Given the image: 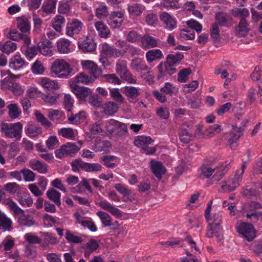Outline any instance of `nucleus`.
I'll use <instances>...</instances> for the list:
<instances>
[{"mask_svg": "<svg viewBox=\"0 0 262 262\" xmlns=\"http://www.w3.org/2000/svg\"><path fill=\"white\" fill-rule=\"evenodd\" d=\"M23 124L19 122L8 123L2 122L0 125L1 132L5 137L11 139H15L19 141L22 137Z\"/></svg>", "mask_w": 262, "mask_h": 262, "instance_id": "1", "label": "nucleus"}, {"mask_svg": "<svg viewBox=\"0 0 262 262\" xmlns=\"http://www.w3.org/2000/svg\"><path fill=\"white\" fill-rule=\"evenodd\" d=\"M51 70L57 77L67 78L70 76L73 70L70 64L64 59H56L52 64Z\"/></svg>", "mask_w": 262, "mask_h": 262, "instance_id": "2", "label": "nucleus"}, {"mask_svg": "<svg viewBox=\"0 0 262 262\" xmlns=\"http://www.w3.org/2000/svg\"><path fill=\"white\" fill-rule=\"evenodd\" d=\"M81 146L80 142L67 143L62 145L59 149L55 151V156L60 159L68 156L72 157L79 150Z\"/></svg>", "mask_w": 262, "mask_h": 262, "instance_id": "3", "label": "nucleus"}, {"mask_svg": "<svg viewBox=\"0 0 262 262\" xmlns=\"http://www.w3.org/2000/svg\"><path fill=\"white\" fill-rule=\"evenodd\" d=\"M208 226L206 230V236L208 238L212 237V232L213 230L217 232L222 230L221 224L222 222V214L220 212H216L213 214L212 219L209 218Z\"/></svg>", "mask_w": 262, "mask_h": 262, "instance_id": "4", "label": "nucleus"}, {"mask_svg": "<svg viewBox=\"0 0 262 262\" xmlns=\"http://www.w3.org/2000/svg\"><path fill=\"white\" fill-rule=\"evenodd\" d=\"M158 73V79L167 80L171 75L177 72V69L167 61L161 62L157 67Z\"/></svg>", "mask_w": 262, "mask_h": 262, "instance_id": "5", "label": "nucleus"}, {"mask_svg": "<svg viewBox=\"0 0 262 262\" xmlns=\"http://www.w3.org/2000/svg\"><path fill=\"white\" fill-rule=\"evenodd\" d=\"M84 27L83 24L79 20L74 18L67 24L66 34L69 37H73L79 34Z\"/></svg>", "mask_w": 262, "mask_h": 262, "instance_id": "6", "label": "nucleus"}, {"mask_svg": "<svg viewBox=\"0 0 262 262\" xmlns=\"http://www.w3.org/2000/svg\"><path fill=\"white\" fill-rule=\"evenodd\" d=\"M237 231L248 242L252 241L256 236L253 226L250 223H242L237 227Z\"/></svg>", "mask_w": 262, "mask_h": 262, "instance_id": "7", "label": "nucleus"}, {"mask_svg": "<svg viewBox=\"0 0 262 262\" xmlns=\"http://www.w3.org/2000/svg\"><path fill=\"white\" fill-rule=\"evenodd\" d=\"M83 69L88 71L91 76L97 79L102 76V70L99 68L97 64L93 61L86 60L81 61Z\"/></svg>", "mask_w": 262, "mask_h": 262, "instance_id": "8", "label": "nucleus"}, {"mask_svg": "<svg viewBox=\"0 0 262 262\" xmlns=\"http://www.w3.org/2000/svg\"><path fill=\"white\" fill-rule=\"evenodd\" d=\"M124 14L121 11L112 12L107 17V23L112 29L120 28L123 21Z\"/></svg>", "mask_w": 262, "mask_h": 262, "instance_id": "9", "label": "nucleus"}, {"mask_svg": "<svg viewBox=\"0 0 262 262\" xmlns=\"http://www.w3.org/2000/svg\"><path fill=\"white\" fill-rule=\"evenodd\" d=\"M127 6L129 15L133 18L140 16L146 9L143 4L135 2L128 4Z\"/></svg>", "mask_w": 262, "mask_h": 262, "instance_id": "10", "label": "nucleus"}, {"mask_svg": "<svg viewBox=\"0 0 262 262\" xmlns=\"http://www.w3.org/2000/svg\"><path fill=\"white\" fill-rule=\"evenodd\" d=\"M78 45L79 48L84 53H90L95 51L97 46L94 39L90 37L80 39Z\"/></svg>", "mask_w": 262, "mask_h": 262, "instance_id": "11", "label": "nucleus"}, {"mask_svg": "<svg viewBox=\"0 0 262 262\" xmlns=\"http://www.w3.org/2000/svg\"><path fill=\"white\" fill-rule=\"evenodd\" d=\"M71 88L72 92L80 101H85L86 98L92 94L90 89L84 86H80L76 84L72 85Z\"/></svg>", "mask_w": 262, "mask_h": 262, "instance_id": "12", "label": "nucleus"}, {"mask_svg": "<svg viewBox=\"0 0 262 262\" xmlns=\"http://www.w3.org/2000/svg\"><path fill=\"white\" fill-rule=\"evenodd\" d=\"M109 123L115 127V137L120 138L128 134L127 124L113 119L109 120Z\"/></svg>", "mask_w": 262, "mask_h": 262, "instance_id": "13", "label": "nucleus"}, {"mask_svg": "<svg viewBox=\"0 0 262 262\" xmlns=\"http://www.w3.org/2000/svg\"><path fill=\"white\" fill-rule=\"evenodd\" d=\"M9 65L11 69L18 70L26 67L28 63L19 54H16L10 59Z\"/></svg>", "mask_w": 262, "mask_h": 262, "instance_id": "14", "label": "nucleus"}, {"mask_svg": "<svg viewBox=\"0 0 262 262\" xmlns=\"http://www.w3.org/2000/svg\"><path fill=\"white\" fill-rule=\"evenodd\" d=\"M159 41V38L146 34L142 36L140 46L143 49L156 48L158 46Z\"/></svg>", "mask_w": 262, "mask_h": 262, "instance_id": "15", "label": "nucleus"}, {"mask_svg": "<svg viewBox=\"0 0 262 262\" xmlns=\"http://www.w3.org/2000/svg\"><path fill=\"white\" fill-rule=\"evenodd\" d=\"M262 208V205L257 202H252L249 206V210L246 214V217L255 222L257 221L258 217L261 216V213L257 211L256 209Z\"/></svg>", "mask_w": 262, "mask_h": 262, "instance_id": "16", "label": "nucleus"}, {"mask_svg": "<svg viewBox=\"0 0 262 262\" xmlns=\"http://www.w3.org/2000/svg\"><path fill=\"white\" fill-rule=\"evenodd\" d=\"M98 205L103 209L108 211L113 215L117 217H121L122 215V212L121 210L115 207L106 200L103 199V198H101V200L98 203Z\"/></svg>", "mask_w": 262, "mask_h": 262, "instance_id": "17", "label": "nucleus"}, {"mask_svg": "<svg viewBox=\"0 0 262 262\" xmlns=\"http://www.w3.org/2000/svg\"><path fill=\"white\" fill-rule=\"evenodd\" d=\"M160 19L167 30L171 31L177 27L176 20L167 12H162L160 15Z\"/></svg>", "mask_w": 262, "mask_h": 262, "instance_id": "18", "label": "nucleus"}, {"mask_svg": "<svg viewBox=\"0 0 262 262\" xmlns=\"http://www.w3.org/2000/svg\"><path fill=\"white\" fill-rule=\"evenodd\" d=\"M38 52L44 56H51L53 55L52 42L47 39L40 41L37 45Z\"/></svg>", "mask_w": 262, "mask_h": 262, "instance_id": "19", "label": "nucleus"}, {"mask_svg": "<svg viewBox=\"0 0 262 262\" xmlns=\"http://www.w3.org/2000/svg\"><path fill=\"white\" fill-rule=\"evenodd\" d=\"M250 30V25L246 19L241 18L237 26L235 29V31L237 36L244 37L248 35Z\"/></svg>", "mask_w": 262, "mask_h": 262, "instance_id": "20", "label": "nucleus"}, {"mask_svg": "<svg viewBox=\"0 0 262 262\" xmlns=\"http://www.w3.org/2000/svg\"><path fill=\"white\" fill-rule=\"evenodd\" d=\"M22 51L27 58L30 60L37 54L38 48L35 45H31V39L30 38L29 43H24Z\"/></svg>", "mask_w": 262, "mask_h": 262, "instance_id": "21", "label": "nucleus"}, {"mask_svg": "<svg viewBox=\"0 0 262 262\" xmlns=\"http://www.w3.org/2000/svg\"><path fill=\"white\" fill-rule=\"evenodd\" d=\"M7 37L9 39L16 41L22 40L24 43H29L30 41V37L28 34L19 33L16 29H10L7 34Z\"/></svg>", "mask_w": 262, "mask_h": 262, "instance_id": "22", "label": "nucleus"}, {"mask_svg": "<svg viewBox=\"0 0 262 262\" xmlns=\"http://www.w3.org/2000/svg\"><path fill=\"white\" fill-rule=\"evenodd\" d=\"M56 0H45L42 6L41 9L38 11V12L45 16L43 13L46 14H51L54 13L55 11Z\"/></svg>", "mask_w": 262, "mask_h": 262, "instance_id": "23", "label": "nucleus"}, {"mask_svg": "<svg viewBox=\"0 0 262 262\" xmlns=\"http://www.w3.org/2000/svg\"><path fill=\"white\" fill-rule=\"evenodd\" d=\"M16 25L18 29L24 34L29 33L31 29L29 19L24 16L16 18Z\"/></svg>", "mask_w": 262, "mask_h": 262, "instance_id": "24", "label": "nucleus"}, {"mask_svg": "<svg viewBox=\"0 0 262 262\" xmlns=\"http://www.w3.org/2000/svg\"><path fill=\"white\" fill-rule=\"evenodd\" d=\"M150 167L152 172L158 179H161L162 176L166 172V168L163 166L162 163L159 161L151 160Z\"/></svg>", "mask_w": 262, "mask_h": 262, "instance_id": "25", "label": "nucleus"}, {"mask_svg": "<svg viewBox=\"0 0 262 262\" xmlns=\"http://www.w3.org/2000/svg\"><path fill=\"white\" fill-rule=\"evenodd\" d=\"M183 58L184 55L182 53L172 52L166 56V61L176 68Z\"/></svg>", "mask_w": 262, "mask_h": 262, "instance_id": "26", "label": "nucleus"}, {"mask_svg": "<svg viewBox=\"0 0 262 262\" xmlns=\"http://www.w3.org/2000/svg\"><path fill=\"white\" fill-rule=\"evenodd\" d=\"M29 164L30 168L39 173H46L48 171V165L45 162L32 159L29 161Z\"/></svg>", "mask_w": 262, "mask_h": 262, "instance_id": "27", "label": "nucleus"}, {"mask_svg": "<svg viewBox=\"0 0 262 262\" xmlns=\"http://www.w3.org/2000/svg\"><path fill=\"white\" fill-rule=\"evenodd\" d=\"M46 195L48 198L52 202H53L57 207H60L61 202V193L58 191L52 188L48 190L46 192Z\"/></svg>", "mask_w": 262, "mask_h": 262, "instance_id": "28", "label": "nucleus"}, {"mask_svg": "<svg viewBox=\"0 0 262 262\" xmlns=\"http://www.w3.org/2000/svg\"><path fill=\"white\" fill-rule=\"evenodd\" d=\"M124 93L128 98L129 101L133 103L137 102V98L140 94L139 89L132 86H125L124 90Z\"/></svg>", "mask_w": 262, "mask_h": 262, "instance_id": "29", "label": "nucleus"}, {"mask_svg": "<svg viewBox=\"0 0 262 262\" xmlns=\"http://www.w3.org/2000/svg\"><path fill=\"white\" fill-rule=\"evenodd\" d=\"M12 221L4 212L0 213V229L4 231H11L12 227Z\"/></svg>", "mask_w": 262, "mask_h": 262, "instance_id": "30", "label": "nucleus"}, {"mask_svg": "<svg viewBox=\"0 0 262 262\" xmlns=\"http://www.w3.org/2000/svg\"><path fill=\"white\" fill-rule=\"evenodd\" d=\"M71 41L68 39L61 38L57 41V51L61 54H67L70 52Z\"/></svg>", "mask_w": 262, "mask_h": 262, "instance_id": "31", "label": "nucleus"}, {"mask_svg": "<svg viewBox=\"0 0 262 262\" xmlns=\"http://www.w3.org/2000/svg\"><path fill=\"white\" fill-rule=\"evenodd\" d=\"M130 67L137 72L147 71L148 69V67L146 65L145 61L140 58H136L132 60Z\"/></svg>", "mask_w": 262, "mask_h": 262, "instance_id": "32", "label": "nucleus"}, {"mask_svg": "<svg viewBox=\"0 0 262 262\" xmlns=\"http://www.w3.org/2000/svg\"><path fill=\"white\" fill-rule=\"evenodd\" d=\"M145 57L149 63L161 59L163 57L162 51L160 49H152L146 53Z\"/></svg>", "mask_w": 262, "mask_h": 262, "instance_id": "33", "label": "nucleus"}, {"mask_svg": "<svg viewBox=\"0 0 262 262\" xmlns=\"http://www.w3.org/2000/svg\"><path fill=\"white\" fill-rule=\"evenodd\" d=\"M94 25L98 32L99 36L105 38L108 37L110 31L103 22L102 21H97L95 23Z\"/></svg>", "mask_w": 262, "mask_h": 262, "instance_id": "34", "label": "nucleus"}, {"mask_svg": "<svg viewBox=\"0 0 262 262\" xmlns=\"http://www.w3.org/2000/svg\"><path fill=\"white\" fill-rule=\"evenodd\" d=\"M111 147V143L109 141L96 139L94 144L92 146V149L96 152H100L102 150H106Z\"/></svg>", "mask_w": 262, "mask_h": 262, "instance_id": "35", "label": "nucleus"}, {"mask_svg": "<svg viewBox=\"0 0 262 262\" xmlns=\"http://www.w3.org/2000/svg\"><path fill=\"white\" fill-rule=\"evenodd\" d=\"M180 140L184 143H188L192 139V133L188 128L181 127L179 130Z\"/></svg>", "mask_w": 262, "mask_h": 262, "instance_id": "36", "label": "nucleus"}, {"mask_svg": "<svg viewBox=\"0 0 262 262\" xmlns=\"http://www.w3.org/2000/svg\"><path fill=\"white\" fill-rule=\"evenodd\" d=\"M65 23L66 19L63 16L56 15L52 19V26L57 32L60 33Z\"/></svg>", "mask_w": 262, "mask_h": 262, "instance_id": "37", "label": "nucleus"}, {"mask_svg": "<svg viewBox=\"0 0 262 262\" xmlns=\"http://www.w3.org/2000/svg\"><path fill=\"white\" fill-rule=\"evenodd\" d=\"M154 140L149 136H137L134 141V144L136 146L141 149L151 144Z\"/></svg>", "mask_w": 262, "mask_h": 262, "instance_id": "38", "label": "nucleus"}, {"mask_svg": "<svg viewBox=\"0 0 262 262\" xmlns=\"http://www.w3.org/2000/svg\"><path fill=\"white\" fill-rule=\"evenodd\" d=\"M40 84L49 91L57 90L59 88V83L55 80L48 78H43L40 80Z\"/></svg>", "mask_w": 262, "mask_h": 262, "instance_id": "39", "label": "nucleus"}, {"mask_svg": "<svg viewBox=\"0 0 262 262\" xmlns=\"http://www.w3.org/2000/svg\"><path fill=\"white\" fill-rule=\"evenodd\" d=\"M96 79L92 76L85 74L83 73L79 74L74 78V82L76 83L89 84L94 82Z\"/></svg>", "mask_w": 262, "mask_h": 262, "instance_id": "40", "label": "nucleus"}, {"mask_svg": "<svg viewBox=\"0 0 262 262\" xmlns=\"http://www.w3.org/2000/svg\"><path fill=\"white\" fill-rule=\"evenodd\" d=\"M16 49V43L10 40L7 41L0 46V50L2 52L8 55L15 51Z\"/></svg>", "mask_w": 262, "mask_h": 262, "instance_id": "41", "label": "nucleus"}, {"mask_svg": "<svg viewBox=\"0 0 262 262\" xmlns=\"http://www.w3.org/2000/svg\"><path fill=\"white\" fill-rule=\"evenodd\" d=\"M25 133L29 137L34 138L42 133V128L40 127L29 124L26 127Z\"/></svg>", "mask_w": 262, "mask_h": 262, "instance_id": "42", "label": "nucleus"}, {"mask_svg": "<svg viewBox=\"0 0 262 262\" xmlns=\"http://www.w3.org/2000/svg\"><path fill=\"white\" fill-rule=\"evenodd\" d=\"M17 222L20 225L26 227H31L35 223V221L31 215L25 214H22L20 216H18Z\"/></svg>", "mask_w": 262, "mask_h": 262, "instance_id": "43", "label": "nucleus"}, {"mask_svg": "<svg viewBox=\"0 0 262 262\" xmlns=\"http://www.w3.org/2000/svg\"><path fill=\"white\" fill-rule=\"evenodd\" d=\"M161 92L172 96L176 95L178 91V88L175 85L170 82H166L164 86L161 88Z\"/></svg>", "mask_w": 262, "mask_h": 262, "instance_id": "44", "label": "nucleus"}, {"mask_svg": "<svg viewBox=\"0 0 262 262\" xmlns=\"http://www.w3.org/2000/svg\"><path fill=\"white\" fill-rule=\"evenodd\" d=\"M103 108V112L105 114L108 116H112L117 112L118 106L114 102L110 101L105 103Z\"/></svg>", "mask_w": 262, "mask_h": 262, "instance_id": "45", "label": "nucleus"}, {"mask_svg": "<svg viewBox=\"0 0 262 262\" xmlns=\"http://www.w3.org/2000/svg\"><path fill=\"white\" fill-rule=\"evenodd\" d=\"M96 214L101 220L103 227H105L111 226L112 218L108 213L102 211H99L96 212Z\"/></svg>", "mask_w": 262, "mask_h": 262, "instance_id": "46", "label": "nucleus"}, {"mask_svg": "<svg viewBox=\"0 0 262 262\" xmlns=\"http://www.w3.org/2000/svg\"><path fill=\"white\" fill-rule=\"evenodd\" d=\"M65 238L69 243L73 244H80L83 241V239L81 237L74 235L69 229L66 230Z\"/></svg>", "mask_w": 262, "mask_h": 262, "instance_id": "47", "label": "nucleus"}, {"mask_svg": "<svg viewBox=\"0 0 262 262\" xmlns=\"http://www.w3.org/2000/svg\"><path fill=\"white\" fill-rule=\"evenodd\" d=\"M9 115L12 119L17 118L21 114V110L16 103H12L8 106Z\"/></svg>", "mask_w": 262, "mask_h": 262, "instance_id": "48", "label": "nucleus"}, {"mask_svg": "<svg viewBox=\"0 0 262 262\" xmlns=\"http://www.w3.org/2000/svg\"><path fill=\"white\" fill-rule=\"evenodd\" d=\"M99 245L98 241L94 239H91L87 243L83 244L81 248L83 250L91 251L93 253L98 249Z\"/></svg>", "mask_w": 262, "mask_h": 262, "instance_id": "49", "label": "nucleus"}, {"mask_svg": "<svg viewBox=\"0 0 262 262\" xmlns=\"http://www.w3.org/2000/svg\"><path fill=\"white\" fill-rule=\"evenodd\" d=\"M114 187L120 194L126 197L127 199H129L132 194V191L124 184L117 183L116 184Z\"/></svg>", "mask_w": 262, "mask_h": 262, "instance_id": "50", "label": "nucleus"}, {"mask_svg": "<svg viewBox=\"0 0 262 262\" xmlns=\"http://www.w3.org/2000/svg\"><path fill=\"white\" fill-rule=\"evenodd\" d=\"M5 190L11 194L18 193L20 191V186L15 182H9L4 186Z\"/></svg>", "mask_w": 262, "mask_h": 262, "instance_id": "51", "label": "nucleus"}, {"mask_svg": "<svg viewBox=\"0 0 262 262\" xmlns=\"http://www.w3.org/2000/svg\"><path fill=\"white\" fill-rule=\"evenodd\" d=\"M110 94L112 98L116 101L120 103L124 102V98L120 92L119 89L113 88L110 89Z\"/></svg>", "mask_w": 262, "mask_h": 262, "instance_id": "52", "label": "nucleus"}, {"mask_svg": "<svg viewBox=\"0 0 262 262\" xmlns=\"http://www.w3.org/2000/svg\"><path fill=\"white\" fill-rule=\"evenodd\" d=\"M142 36L137 31H130L126 36V40L131 43H136L141 40Z\"/></svg>", "mask_w": 262, "mask_h": 262, "instance_id": "53", "label": "nucleus"}, {"mask_svg": "<svg viewBox=\"0 0 262 262\" xmlns=\"http://www.w3.org/2000/svg\"><path fill=\"white\" fill-rule=\"evenodd\" d=\"M17 201L23 207H30L33 204L32 199L28 195H17Z\"/></svg>", "mask_w": 262, "mask_h": 262, "instance_id": "54", "label": "nucleus"}, {"mask_svg": "<svg viewBox=\"0 0 262 262\" xmlns=\"http://www.w3.org/2000/svg\"><path fill=\"white\" fill-rule=\"evenodd\" d=\"M210 36L213 41H219L220 34L219 33V26L217 23H214L210 29Z\"/></svg>", "mask_w": 262, "mask_h": 262, "instance_id": "55", "label": "nucleus"}, {"mask_svg": "<svg viewBox=\"0 0 262 262\" xmlns=\"http://www.w3.org/2000/svg\"><path fill=\"white\" fill-rule=\"evenodd\" d=\"M145 21L150 26H155L158 21V15L156 13L150 12L145 16Z\"/></svg>", "mask_w": 262, "mask_h": 262, "instance_id": "56", "label": "nucleus"}, {"mask_svg": "<svg viewBox=\"0 0 262 262\" xmlns=\"http://www.w3.org/2000/svg\"><path fill=\"white\" fill-rule=\"evenodd\" d=\"M7 205L9 206L10 209L14 212L15 215L20 216L22 214H25L24 211L20 208L17 204L11 200H8Z\"/></svg>", "mask_w": 262, "mask_h": 262, "instance_id": "57", "label": "nucleus"}, {"mask_svg": "<svg viewBox=\"0 0 262 262\" xmlns=\"http://www.w3.org/2000/svg\"><path fill=\"white\" fill-rule=\"evenodd\" d=\"M180 37L184 40H192L194 38L195 33L192 29H182L180 32Z\"/></svg>", "mask_w": 262, "mask_h": 262, "instance_id": "58", "label": "nucleus"}, {"mask_svg": "<svg viewBox=\"0 0 262 262\" xmlns=\"http://www.w3.org/2000/svg\"><path fill=\"white\" fill-rule=\"evenodd\" d=\"M31 71L34 74H42L45 71V68L41 61L36 60L32 66Z\"/></svg>", "mask_w": 262, "mask_h": 262, "instance_id": "59", "label": "nucleus"}, {"mask_svg": "<svg viewBox=\"0 0 262 262\" xmlns=\"http://www.w3.org/2000/svg\"><path fill=\"white\" fill-rule=\"evenodd\" d=\"M222 129L221 126L217 124H215L210 126L206 130V134L210 137H212L216 134L220 133Z\"/></svg>", "mask_w": 262, "mask_h": 262, "instance_id": "60", "label": "nucleus"}, {"mask_svg": "<svg viewBox=\"0 0 262 262\" xmlns=\"http://www.w3.org/2000/svg\"><path fill=\"white\" fill-rule=\"evenodd\" d=\"M215 168L209 167L207 166H202L200 168L201 173L200 177L201 179L209 178L212 176L213 173L215 171Z\"/></svg>", "mask_w": 262, "mask_h": 262, "instance_id": "61", "label": "nucleus"}, {"mask_svg": "<svg viewBox=\"0 0 262 262\" xmlns=\"http://www.w3.org/2000/svg\"><path fill=\"white\" fill-rule=\"evenodd\" d=\"M104 80L108 83L114 84H120L121 80L115 74H107L102 75Z\"/></svg>", "mask_w": 262, "mask_h": 262, "instance_id": "62", "label": "nucleus"}, {"mask_svg": "<svg viewBox=\"0 0 262 262\" xmlns=\"http://www.w3.org/2000/svg\"><path fill=\"white\" fill-rule=\"evenodd\" d=\"M96 15L100 19L104 18L108 16L107 7L105 5H99L96 9Z\"/></svg>", "mask_w": 262, "mask_h": 262, "instance_id": "63", "label": "nucleus"}, {"mask_svg": "<svg viewBox=\"0 0 262 262\" xmlns=\"http://www.w3.org/2000/svg\"><path fill=\"white\" fill-rule=\"evenodd\" d=\"M24 238L30 244H39L41 242V239L39 236L31 233H26L24 235Z\"/></svg>", "mask_w": 262, "mask_h": 262, "instance_id": "64", "label": "nucleus"}]
</instances>
